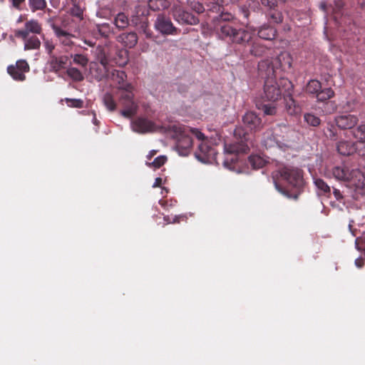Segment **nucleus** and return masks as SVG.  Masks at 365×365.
Listing matches in <instances>:
<instances>
[{
	"label": "nucleus",
	"mask_w": 365,
	"mask_h": 365,
	"mask_svg": "<svg viewBox=\"0 0 365 365\" xmlns=\"http://www.w3.org/2000/svg\"><path fill=\"white\" fill-rule=\"evenodd\" d=\"M103 102L108 110L113 111L115 110L116 103L111 94L106 93L103 97Z\"/></svg>",
	"instance_id": "obj_27"
},
{
	"label": "nucleus",
	"mask_w": 365,
	"mask_h": 365,
	"mask_svg": "<svg viewBox=\"0 0 365 365\" xmlns=\"http://www.w3.org/2000/svg\"><path fill=\"white\" fill-rule=\"evenodd\" d=\"M162 182H163V179L161 178H157L155 180V182H154L153 185V187H159V186H160Z\"/></svg>",
	"instance_id": "obj_51"
},
{
	"label": "nucleus",
	"mask_w": 365,
	"mask_h": 365,
	"mask_svg": "<svg viewBox=\"0 0 365 365\" xmlns=\"http://www.w3.org/2000/svg\"><path fill=\"white\" fill-rule=\"evenodd\" d=\"M334 194L337 200H339L342 197L341 194L339 190L334 189Z\"/></svg>",
	"instance_id": "obj_54"
},
{
	"label": "nucleus",
	"mask_w": 365,
	"mask_h": 365,
	"mask_svg": "<svg viewBox=\"0 0 365 365\" xmlns=\"http://www.w3.org/2000/svg\"><path fill=\"white\" fill-rule=\"evenodd\" d=\"M52 29L56 37L63 45L70 46L73 44L72 38L73 36L72 34L55 25L52 26Z\"/></svg>",
	"instance_id": "obj_18"
},
{
	"label": "nucleus",
	"mask_w": 365,
	"mask_h": 365,
	"mask_svg": "<svg viewBox=\"0 0 365 365\" xmlns=\"http://www.w3.org/2000/svg\"><path fill=\"white\" fill-rule=\"evenodd\" d=\"M184 216L183 215H180V216H175L173 221H170L168 220L166 217H165V220L167 221V223H173V222H180V218H183Z\"/></svg>",
	"instance_id": "obj_50"
},
{
	"label": "nucleus",
	"mask_w": 365,
	"mask_h": 365,
	"mask_svg": "<svg viewBox=\"0 0 365 365\" xmlns=\"http://www.w3.org/2000/svg\"><path fill=\"white\" fill-rule=\"evenodd\" d=\"M334 95V93L331 88L320 89L317 94V98L319 101H324L332 98Z\"/></svg>",
	"instance_id": "obj_32"
},
{
	"label": "nucleus",
	"mask_w": 365,
	"mask_h": 365,
	"mask_svg": "<svg viewBox=\"0 0 365 365\" xmlns=\"http://www.w3.org/2000/svg\"><path fill=\"white\" fill-rule=\"evenodd\" d=\"M67 61V57L62 56V57H56V56H51L50 60V66L51 68V70L53 71H58L59 69L63 68Z\"/></svg>",
	"instance_id": "obj_22"
},
{
	"label": "nucleus",
	"mask_w": 365,
	"mask_h": 365,
	"mask_svg": "<svg viewBox=\"0 0 365 365\" xmlns=\"http://www.w3.org/2000/svg\"><path fill=\"white\" fill-rule=\"evenodd\" d=\"M363 259L359 257V258H357L356 260H355V265L358 267V268H361L363 266Z\"/></svg>",
	"instance_id": "obj_52"
},
{
	"label": "nucleus",
	"mask_w": 365,
	"mask_h": 365,
	"mask_svg": "<svg viewBox=\"0 0 365 365\" xmlns=\"http://www.w3.org/2000/svg\"><path fill=\"white\" fill-rule=\"evenodd\" d=\"M91 73L93 75V76L95 77V78H96L97 81H99V80L97 78V76H101V74H102V68H98L96 63H93V64L91 65Z\"/></svg>",
	"instance_id": "obj_43"
},
{
	"label": "nucleus",
	"mask_w": 365,
	"mask_h": 365,
	"mask_svg": "<svg viewBox=\"0 0 365 365\" xmlns=\"http://www.w3.org/2000/svg\"><path fill=\"white\" fill-rule=\"evenodd\" d=\"M101 63L102 64V74L101 76H97V78L98 80H102L108 76V59L107 56L105 55V53H102V58H101Z\"/></svg>",
	"instance_id": "obj_35"
},
{
	"label": "nucleus",
	"mask_w": 365,
	"mask_h": 365,
	"mask_svg": "<svg viewBox=\"0 0 365 365\" xmlns=\"http://www.w3.org/2000/svg\"><path fill=\"white\" fill-rule=\"evenodd\" d=\"M13 7L18 10H21V5L25 1V0H10Z\"/></svg>",
	"instance_id": "obj_49"
},
{
	"label": "nucleus",
	"mask_w": 365,
	"mask_h": 365,
	"mask_svg": "<svg viewBox=\"0 0 365 365\" xmlns=\"http://www.w3.org/2000/svg\"><path fill=\"white\" fill-rule=\"evenodd\" d=\"M235 135L240 138V142L235 144H225L224 150L227 156L224 161V165L228 167L230 162L235 163L237 160L236 157H229L232 154H239L246 153L249 146L245 142L247 140L246 134L243 133L242 128H237L235 130Z\"/></svg>",
	"instance_id": "obj_6"
},
{
	"label": "nucleus",
	"mask_w": 365,
	"mask_h": 365,
	"mask_svg": "<svg viewBox=\"0 0 365 365\" xmlns=\"http://www.w3.org/2000/svg\"><path fill=\"white\" fill-rule=\"evenodd\" d=\"M262 110L266 115H274L276 113V107L272 105H264Z\"/></svg>",
	"instance_id": "obj_42"
},
{
	"label": "nucleus",
	"mask_w": 365,
	"mask_h": 365,
	"mask_svg": "<svg viewBox=\"0 0 365 365\" xmlns=\"http://www.w3.org/2000/svg\"><path fill=\"white\" fill-rule=\"evenodd\" d=\"M43 45L48 53H51L55 48L53 43L51 41H49L48 39L44 40Z\"/></svg>",
	"instance_id": "obj_45"
},
{
	"label": "nucleus",
	"mask_w": 365,
	"mask_h": 365,
	"mask_svg": "<svg viewBox=\"0 0 365 365\" xmlns=\"http://www.w3.org/2000/svg\"><path fill=\"white\" fill-rule=\"evenodd\" d=\"M174 19L181 24L195 25L198 23V19L194 15L185 11L180 6H175L173 9Z\"/></svg>",
	"instance_id": "obj_13"
},
{
	"label": "nucleus",
	"mask_w": 365,
	"mask_h": 365,
	"mask_svg": "<svg viewBox=\"0 0 365 365\" xmlns=\"http://www.w3.org/2000/svg\"><path fill=\"white\" fill-rule=\"evenodd\" d=\"M322 88L321 83L317 80H310L306 88V91L312 94H317Z\"/></svg>",
	"instance_id": "obj_29"
},
{
	"label": "nucleus",
	"mask_w": 365,
	"mask_h": 365,
	"mask_svg": "<svg viewBox=\"0 0 365 365\" xmlns=\"http://www.w3.org/2000/svg\"><path fill=\"white\" fill-rule=\"evenodd\" d=\"M358 121V117L352 114L340 115L335 118L336 124L341 129H351Z\"/></svg>",
	"instance_id": "obj_16"
},
{
	"label": "nucleus",
	"mask_w": 365,
	"mask_h": 365,
	"mask_svg": "<svg viewBox=\"0 0 365 365\" xmlns=\"http://www.w3.org/2000/svg\"><path fill=\"white\" fill-rule=\"evenodd\" d=\"M173 138L176 139L175 150L181 156H187L192 147V140L188 135L191 133L197 140L205 138V134L198 128H191L180 124H173L169 127Z\"/></svg>",
	"instance_id": "obj_2"
},
{
	"label": "nucleus",
	"mask_w": 365,
	"mask_h": 365,
	"mask_svg": "<svg viewBox=\"0 0 365 365\" xmlns=\"http://www.w3.org/2000/svg\"><path fill=\"white\" fill-rule=\"evenodd\" d=\"M314 183L319 195H325L330 192V187L323 180L316 178L314 180Z\"/></svg>",
	"instance_id": "obj_26"
},
{
	"label": "nucleus",
	"mask_w": 365,
	"mask_h": 365,
	"mask_svg": "<svg viewBox=\"0 0 365 365\" xmlns=\"http://www.w3.org/2000/svg\"><path fill=\"white\" fill-rule=\"evenodd\" d=\"M292 63V57L291 54L287 51H282L277 57L275 58L274 62L270 63L269 60H263L259 63L258 68L260 72L267 71L268 66L269 68L273 67L274 73H275V68H281L286 71L291 68Z\"/></svg>",
	"instance_id": "obj_7"
},
{
	"label": "nucleus",
	"mask_w": 365,
	"mask_h": 365,
	"mask_svg": "<svg viewBox=\"0 0 365 365\" xmlns=\"http://www.w3.org/2000/svg\"><path fill=\"white\" fill-rule=\"evenodd\" d=\"M41 32V26L38 21L31 19L25 24L24 29L16 31V36L26 40L29 33L39 34Z\"/></svg>",
	"instance_id": "obj_15"
},
{
	"label": "nucleus",
	"mask_w": 365,
	"mask_h": 365,
	"mask_svg": "<svg viewBox=\"0 0 365 365\" xmlns=\"http://www.w3.org/2000/svg\"><path fill=\"white\" fill-rule=\"evenodd\" d=\"M265 51L266 48L264 46H261L259 43H255L252 46L250 52L255 56H260L265 52Z\"/></svg>",
	"instance_id": "obj_39"
},
{
	"label": "nucleus",
	"mask_w": 365,
	"mask_h": 365,
	"mask_svg": "<svg viewBox=\"0 0 365 365\" xmlns=\"http://www.w3.org/2000/svg\"><path fill=\"white\" fill-rule=\"evenodd\" d=\"M294 133L289 130L286 126L277 128L274 131L268 130L264 134L263 144L266 148H279L283 150L292 146V140L289 139Z\"/></svg>",
	"instance_id": "obj_4"
},
{
	"label": "nucleus",
	"mask_w": 365,
	"mask_h": 365,
	"mask_svg": "<svg viewBox=\"0 0 365 365\" xmlns=\"http://www.w3.org/2000/svg\"><path fill=\"white\" fill-rule=\"evenodd\" d=\"M304 120L312 126H317L320 124V119L312 113H305L304 115Z\"/></svg>",
	"instance_id": "obj_38"
},
{
	"label": "nucleus",
	"mask_w": 365,
	"mask_h": 365,
	"mask_svg": "<svg viewBox=\"0 0 365 365\" xmlns=\"http://www.w3.org/2000/svg\"><path fill=\"white\" fill-rule=\"evenodd\" d=\"M113 79L117 82L118 84V91L119 93H122V86H125L126 84H129L125 81V79L127 78V76L125 73L123 71H115L113 73Z\"/></svg>",
	"instance_id": "obj_23"
},
{
	"label": "nucleus",
	"mask_w": 365,
	"mask_h": 365,
	"mask_svg": "<svg viewBox=\"0 0 365 365\" xmlns=\"http://www.w3.org/2000/svg\"><path fill=\"white\" fill-rule=\"evenodd\" d=\"M357 152L360 155L365 156V141L357 143Z\"/></svg>",
	"instance_id": "obj_48"
},
{
	"label": "nucleus",
	"mask_w": 365,
	"mask_h": 365,
	"mask_svg": "<svg viewBox=\"0 0 365 365\" xmlns=\"http://www.w3.org/2000/svg\"><path fill=\"white\" fill-rule=\"evenodd\" d=\"M232 19V16L230 14H222L217 18L216 29L220 31V36L223 38H229L237 43H245L251 41L255 31L250 29L237 30L230 24L225 22Z\"/></svg>",
	"instance_id": "obj_3"
},
{
	"label": "nucleus",
	"mask_w": 365,
	"mask_h": 365,
	"mask_svg": "<svg viewBox=\"0 0 365 365\" xmlns=\"http://www.w3.org/2000/svg\"><path fill=\"white\" fill-rule=\"evenodd\" d=\"M122 93H119V103L122 106L120 113L123 116L130 118L137 113L138 106L134 100L133 86L126 84L122 87Z\"/></svg>",
	"instance_id": "obj_5"
},
{
	"label": "nucleus",
	"mask_w": 365,
	"mask_h": 365,
	"mask_svg": "<svg viewBox=\"0 0 365 365\" xmlns=\"http://www.w3.org/2000/svg\"><path fill=\"white\" fill-rule=\"evenodd\" d=\"M155 29L163 35H176L178 29L174 26L170 19L164 15H158L154 23Z\"/></svg>",
	"instance_id": "obj_11"
},
{
	"label": "nucleus",
	"mask_w": 365,
	"mask_h": 365,
	"mask_svg": "<svg viewBox=\"0 0 365 365\" xmlns=\"http://www.w3.org/2000/svg\"><path fill=\"white\" fill-rule=\"evenodd\" d=\"M66 101L70 107L81 108L83 106V101L81 99L66 98Z\"/></svg>",
	"instance_id": "obj_40"
},
{
	"label": "nucleus",
	"mask_w": 365,
	"mask_h": 365,
	"mask_svg": "<svg viewBox=\"0 0 365 365\" xmlns=\"http://www.w3.org/2000/svg\"><path fill=\"white\" fill-rule=\"evenodd\" d=\"M71 57L73 59V62L77 65H79L82 67L86 66L88 63V58L82 54H74L71 55Z\"/></svg>",
	"instance_id": "obj_37"
},
{
	"label": "nucleus",
	"mask_w": 365,
	"mask_h": 365,
	"mask_svg": "<svg viewBox=\"0 0 365 365\" xmlns=\"http://www.w3.org/2000/svg\"><path fill=\"white\" fill-rule=\"evenodd\" d=\"M349 230H351V232L352 235H355V234H354V231H352V230H351V223H349Z\"/></svg>",
	"instance_id": "obj_59"
},
{
	"label": "nucleus",
	"mask_w": 365,
	"mask_h": 365,
	"mask_svg": "<svg viewBox=\"0 0 365 365\" xmlns=\"http://www.w3.org/2000/svg\"><path fill=\"white\" fill-rule=\"evenodd\" d=\"M261 3L263 6L272 9L276 5V0H261Z\"/></svg>",
	"instance_id": "obj_47"
},
{
	"label": "nucleus",
	"mask_w": 365,
	"mask_h": 365,
	"mask_svg": "<svg viewBox=\"0 0 365 365\" xmlns=\"http://www.w3.org/2000/svg\"><path fill=\"white\" fill-rule=\"evenodd\" d=\"M25 41L24 43V49L25 50H30V49H36L38 48L41 46V41L40 40L36 37L32 36L31 38L29 39L24 40Z\"/></svg>",
	"instance_id": "obj_28"
},
{
	"label": "nucleus",
	"mask_w": 365,
	"mask_h": 365,
	"mask_svg": "<svg viewBox=\"0 0 365 365\" xmlns=\"http://www.w3.org/2000/svg\"><path fill=\"white\" fill-rule=\"evenodd\" d=\"M356 248L359 251H364L365 253V237H357L355 240Z\"/></svg>",
	"instance_id": "obj_41"
},
{
	"label": "nucleus",
	"mask_w": 365,
	"mask_h": 365,
	"mask_svg": "<svg viewBox=\"0 0 365 365\" xmlns=\"http://www.w3.org/2000/svg\"><path fill=\"white\" fill-rule=\"evenodd\" d=\"M71 14L72 15L78 17L81 16L83 14L81 6H73V7L71 9Z\"/></svg>",
	"instance_id": "obj_46"
},
{
	"label": "nucleus",
	"mask_w": 365,
	"mask_h": 365,
	"mask_svg": "<svg viewBox=\"0 0 365 365\" xmlns=\"http://www.w3.org/2000/svg\"><path fill=\"white\" fill-rule=\"evenodd\" d=\"M337 150L343 155H349L357 151V144L346 140H341L337 145Z\"/></svg>",
	"instance_id": "obj_19"
},
{
	"label": "nucleus",
	"mask_w": 365,
	"mask_h": 365,
	"mask_svg": "<svg viewBox=\"0 0 365 365\" xmlns=\"http://www.w3.org/2000/svg\"><path fill=\"white\" fill-rule=\"evenodd\" d=\"M198 140L200 141V143L195 153V158L202 163H212L216 162L217 153L215 148L209 145L207 138L205 135L204 139Z\"/></svg>",
	"instance_id": "obj_9"
},
{
	"label": "nucleus",
	"mask_w": 365,
	"mask_h": 365,
	"mask_svg": "<svg viewBox=\"0 0 365 365\" xmlns=\"http://www.w3.org/2000/svg\"><path fill=\"white\" fill-rule=\"evenodd\" d=\"M29 71V66L24 60L17 61L15 66H9L7 68L9 74L16 81H24L25 73Z\"/></svg>",
	"instance_id": "obj_12"
},
{
	"label": "nucleus",
	"mask_w": 365,
	"mask_h": 365,
	"mask_svg": "<svg viewBox=\"0 0 365 365\" xmlns=\"http://www.w3.org/2000/svg\"><path fill=\"white\" fill-rule=\"evenodd\" d=\"M128 24V18L123 13L118 14L115 19V24L118 28L124 29L127 26Z\"/></svg>",
	"instance_id": "obj_36"
},
{
	"label": "nucleus",
	"mask_w": 365,
	"mask_h": 365,
	"mask_svg": "<svg viewBox=\"0 0 365 365\" xmlns=\"http://www.w3.org/2000/svg\"><path fill=\"white\" fill-rule=\"evenodd\" d=\"M155 154H156V150H151V151L149 153V154L147 155V158H148V160H151V158H152L154 156V155H155Z\"/></svg>",
	"instance_id": "obj_56"
},
{
	"label": "nucleus",
	"mask_w": 365,
	"mask_h": 365,
	"mask_svg": "<svg viewBox=\"0 0 365 365\" xmlns=\"http://www.w3.org/2000/svg\"><path fill=\"white\" fill-rule=\"evenodd\" d=\"M195 10L197 12V13H202L203 11H204V8L203 6L200 4H197L195 6Z\"/></svg>",
	"instance_id": "obj_53"
},
{
	"label": "nucleus",
	"mask_w": 365,
	"mask_h": 365,
	"mask_svg": "<svg viewBox=\"0 0 365 365\" xmlns=\"http://www.w3.org/2000/svg\"><path fill=\"white\" fill-rule=\"evenodd\" d=\"M260 73L264 74L267 77L264 88V98L269 101L275 102L280 98L281 91L273 78L274 76L273 67L269 68L268 66L267 71Z\"/></svg>",
	"instance_id": "obj_8"
},
{
	"label": "nucleus",
	"mask_w": 365,
	"mask_h": 365,
	"mask_svg": "<svg viewBox=\"0 0 365 365\" xmlns=\"http://www.w3.org/2000/svg\"><path fill=\"white\" fill-rule=\"evenodd\" d=\"M68 76L75 81H81L83 80V73L76 68L70 67L67 69Z\"/></svg>",
	"instance_id": "obj_30"
},
{
	"label": "nucleus",
	"mask_w": 365,
	"mask_h": 365,
	"mask_svg": "<svg viewBox=\"0 0 365 365\" xmlns=\"http://www.w3.org/2000/svg\"><path fill=\"white\" fill-rule=\"evenodd\" d=\"M243 123L247 129L255 130L258 129L261 125L259 118L253 112H247L243 116Z\"/></svg>",
	"instance_id": "obj_17"
},
{
	"label": "nucleus",
	"mask_w": 365,
	"mask_h": 365,
	"mask_svg": "<svg viewBox=\"0 0 365 365\" xmlns=\"http://www.w3.org/2000/svg\"><path fill=\"white\" fill-rule=\"evenodd\" d=\"M73 6H81L82 0H71Z\"/></svg>",
	"instance_id": "obj_57"
},
{
	"label": "nucleus",
	"mask_w": 365,
	"mask_h": 365,
	"mask_svg": "<svg viewBox=\"0 0 365 365\" xmlns=\"http://www.w3.org/2000/svg\"><path fill=\"white\" fill-rule=\"evenodd\" d=\"M144 34L147 38H151L152 36V31L148 30L146 28L144 29Z\"/></svg>",
	"instance_id": "obj_55"
},
{
	"label": "nucleus",
	"mask_w": 365,
	"mask_h": 365,
	"mask_svg": "<svg viewBox=\"0 0 365 365\" xmlns=\"http://www.w3.org/2000/svg\"><path fill=\"white\" fill-rule=\"evenodd\" d=\"M167 161V157L165 155H160L154 159L151 163L146 162V165L149 167H152L155 169L160 168Z\"/></svg>",
	"instance_id": "obj_34"
},
{
	"label": "nucleus",
	"mask_w": 365,
	"mask_h": 365,
	"mask_svg": "<svg viewBox=\"0 0 365 365\" xmlns=\"http://www.w3.org/2000/svg\"><path fill=\"white\" fill-rule=\"evenodd\" d=\"M249 163L254 169H259L265 165L266 160L259 155H252L249 158Z\"/></svg>",
	"instance_id": "obj_25"
},
{
	"label": "nucleus",
	"mask_w": 365,
	"mask_h": 365,
	"mask_svg": "<svg viewBox=\"0 0 365 365\" xmlns=\"http://www.w3.org/2000/svg\"><path fill=\"white\" fill-rule=\"evenodd\" d=\"M275 187H276V189H277L279 192H282V193H283V194L284 193V192L282 190V189L279 187V186H278L277 183H276V182H275Z\"/></svg>",
	"instance_id": "obj_58"
},
{
	"label": "nucleus",
	"mask_w": 365,
	"mask_h": 365,
	"mask_svg": "<svg viewBox=\"0 0 365 365\" xmlns=\"http://www.w3.org/2000/svg\"><path fill=\"white\" fill-rule=\"evenodd\" d=\"M29 4L33 12L37 10H43L46 6L45 0H29Z\"/></svg>",
	"instance_id": "obj_33"
},
{
	"label": "nucleus",
	"mask_w": 365,
	"mask_h": 365,
	"mask_svg": "<svg viewBox=\"0 0 365 365\" xmlns=\"http://www.w3.org/2000/svg\"><path fill=\"white\" fill-rule=\"evenodd\" d=\"M325 175L338 181L346 182L359 194L365 193V176L359 169L350 170L346 165H340L327 169Z\"/></svg>",
	"instance_id": "obj_1"
},
{
	"label": "nucleus",
	"mask_w": 365,
	"mask_h": 365,
	"mask_svg": "<svg viewBox=\"0 0 365 365\" xmlns=\"http://www.w3.org/2000/svg\"><path fill=\"white\" fill-rule=\"evenodd\" d=\"M282 178L293 187H300L303 185L301 170L292 167H284L280 171Z\"/></svg>",
	"instance_id": "obj_10"
},
{
	"label": "nucleus",
	"mask_w": 365,
	"mask_h": 365,
	"mask_svg": "<svg viewBox=\"0 0 365 365\" xmlns=\"http://www.w3.org/2000/svg\"><path fill=\"white\" fill-rule=\"evenodd\" d=\"M163 0H150L149 6L153 9H160L158 4H160L161 6H163Z\"/></svg>",
	"instance_id": "obj_44"
},
{
	"label": "nucleus",
	"mask_w": 365,
	"mask_h": 365,
	"mask_svg": "<svg viewBox=\"0 0 365 365\" xmlns=\"http://www.w3.org/2000/svg\"><path fill=\"white\" fill-rule=\"evenodd\" d=\"M352 134L354 138L359 140V143L365 142V125H359L352 131Z\"/></svg>",
	"instance_id": "obj_31"
},
{
	"label": "nucleus",
	"mask_w": 365,
	"mask_h": 365,
	"mask_svg": "<svg viewBox=\"0 0 365 365\" xmlns=\"http://www.w3.org/2000/svg\"><path fill=\"white\" fill-rule=\"evenodd\" d=\"M119 38L125 44V46L129 48L134 47L138 42L137 35L134 32L123 34L119 36Z\"/></svg>",
	"instance_id": "obj_21"
},
{
	"label": "nucleus",
	"mask_w": 365,
	"mask_h": 365,
	"mask_svg": "<svg viewBox=\"0 0 365 365\" xmlns=\"http://www.w3.org/2000/svg\"><path fill=\"white\" fill-rule=\"evenodd\" d=\"M1 1H3L4 0H0Z\"/></svg>",
	"instance_id": "obj_60"
},
{
	"label": "nucleus",
	"mask_w": 365,
	"mask_h": 365,
	"mask_svg": "<svg viewBox=\"0 0 365 365\" xmlns=\"http://www.w3.org/2000/svg\"><path fill=\"white\" fill-rule=\"evenodd\" d=\"M131 128L134 132L145 133L157 130L158 126L148 119L139 118L131 122Z\"/></svg>",
	"instance_id": "obj_14"
},
{
	"label": "nucleus",
	"mask_w": 365,
	"mask_h": 365,
	"mask_svg": "<svg viewBox=\"0 0 365 365\" xmlns=\"http://www.w3.org/2000/svg\"><path fill=\"white\" fill-rule=\"evenodd\" d=\"M285 108L287 113L291 115H297L301 112V108L297 105L291 95L284 97Z\"/></svg>",
	"instance_id": "obj_20"
},
{
	"label": "nucleus",
	"mask_w": 365,
	"mask_h": 365,
	"mask_svg": "<svg viewBox=\"0 0 365 365\" xmlns=\"http://www.w3.org/2000/svg\"><path fill=\"white\" fill-rule=\"evenodd\" d=\"M258 35L262 39L271 40L275 36V31L270 26H264L258 31Z\"/></svg>",
	"instance_id": "obj_24"
}]
</instances>
